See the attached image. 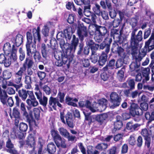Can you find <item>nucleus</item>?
<instances>
[{"mask_svg": "<svg viewBox=\"0 0 154 154\" xmlns=\"http://www.w3.org/2000/svg\"><path fill=\"white\" fill-rule=\"evenodd\" d=\"M47 151L50 154H54L56 151V147L54 143H50L47 145Z\"/></svg>", "mask_w": 154, "mask_h": 154, "instance_id": "32", "label": "nucleus"}, {"mask_svg": "<svg viewBox=\"0 0 154 154\" xmlns=\"http://www.w3.org/2000/svg\"><path fill=\"white\" fill-rule=\"evenodd\" d=\"M40 111L38 108H35L33 109V113L35 119L37 120L39 119Z\"/></svg>", "mask_w": 154, "mask_h": 154, "instance_id": "55", "label": "nucleus"}, {"mask_svg": "<svg viewBox=\"0 0 154 154\" xmlns=\"http://www.w3.org/2000/svg\"><path fill=\"white\" fill-rule=\"evenodd\" d=\"M42 90L47 95H50L51 93V88L47 85H45L42 87Z\"/></svg>", "mask_w": 154, "mask_h": 154, "instance_id": "51", "label": "nucleus"}, {"mask_svg": "<svg viewBox=\"0 0 154 154\" xmlns=\"http://www.w3.org/2000/svg\"><path fill=\"white\" fill-rule=\"evenodd\" d=\"M66 124L68 127L71 128H73L74 127L75 124L72 113L68 112L65 115Z\"/></svg>", "mask_w": 154, "mask_h": 154, "instance_id": "18", "label": "nucleus"}, {"mask_svg": "<svg viewBox=\"0 0 154 154\" xmlns=\"http://www.w3.org/2000/svg\"><path fill=\"white\" fill-rule=\"evenodd\" d=\"M115 41L118 42L120 44H126L127 43L126 38L125 37L122 36L121 33H120V35Z\"/></svg>", "mask_w": 154, "mask_h": 154, "instance_id": "45", "label": "nucleus"}, {"mask_svg": "<svg viewBox=\"0 0 154 154\" xmlns=\"http://www.w3.org/2000/svg\"><path fill=\"white\" fill-rule=\"evenodd\" d=\"M79 42L78 38L74 35L70 44H65L63 41L60 42V45L62 51L59 52L57 55L55 54L53 56L56 60L55 62V66L58 67L63 66L66 69L69 68L74 56L73 53L76 49Z\"/></svg>", "mask_w": 154, "mask_h": 154, "instance_id": "2", "label": "nucleus"}, {"mask_svg": "<svg viewBox=\"0 0 154 154\" xmlns=\"http://www.w3.org/2000/svg\"><path fill=\"white\" fill-rule=\"evenodd\" d=\"M110 101L112 104L111 107L114 108L118 106L120 104L122 98L121 96L117 93L113 92L110 95Z\"/></svg>", "mask_w": 154, "mask_h": 154, "instance_id": "11", "label": "nucleus"}, {"mask_svg": "<svg viewBox=\"0 0 154 154\" xmlns=\"http://www.w3.org/2000/svg\"><path fill=\"white\" fill-rule=\"evenodd\" d=\"M33 64V60L29 57H27L23 63L22 66L20 67L17 72L14 74V82L16 84L20 83L23 75H26L27 68L28 75H31L32 74L33 72L30 69Z\"/></svg>", "mask_w": 154, "mask_h": 154, "instance_id": "4", "label": "nucleus"}, {"mask_svg": "<svg viewBox=\"0 0 154 154\" xmlns=\"http://www.w3.org/2000/svg\"><path fill=\"white\" fill-rule=\"evenodd\" d=\"M92 10L98 16L100 15L102 11L100 6L97 3L95 4V6L92 8Z\"/></svg>", "mask_w": 154, "mask_h": 154, "instance_id": "36", "label": "nucleus"}, {"mask_svg": "<svg viewBox=\"0 0 154 154\" xmlns=\"http://www.w3.org/2000/svg\"><path fill=\"white\" fill-rule=\"evenodd\" d=\"M41 53L42 57L46 59L48 56L51 55L53 56L57 52V49L55 46H52L50 42V45H47L44 43L41 44L40 47Z\"/></svg>", "mask_w": 154, "mask_h": 154, "instance_id": "8", "label": "nucleus"}, {"mask_svg": "<svg viewBox=\"0 0 154 154\" xmlns=\"http://www.w3.org/2000/svg\"><path fill=\"white\" fill-rule=\"evenodd\" d=\"M90 59L92 63L94 64L97 63V64L98 65L99 57L98 54L97 55L96 53L93 54L91 53V56L90 57Z\"/></svg>", "mask_w": 154, "mask_h": 154, "instance_id": "44", "label": "nucleus"}, {"mask_svg": "<svg viewBox=\"0 0 154 154\" xmlns=\"http://www.w3.org/2000/svg\"><path fill=\"white\" fill-rule=\"evenodd\" d=\"M11 41L14 44L12 46L11 50V55L14 60H17V48L23 43V36L19 33L17 34L15 37L11 38Z\"/></svg>", "mask_w": 154, "mask_h": 154, "instance_id": "7", "label": "nucleus"}, {"mask_svg": "<svg viewBox=\"0 0 154 154\" xmlns=\"http://www.w3.org/2000/svg\"><path fill=\"white\" fill-rule=\"evenodd\" d=\"M121 117L119 115L116 116V121L114 123V128L112 130V133H115L118 130H119L123 126V123L120 120Z\"/></svg>", "mask_w": 154, "mask_h": 154, "instance_id": "22", "label": "nucleus"}, {"mask_svg": "<svg viewBox=\"0 0 154 154\" xmlns=\"http://www.w3.org/2000/svg\"><path fill=\"white\" fill-rule=\"evenodd\" d=\"M117 50L115 51L116 53L120 56L122 59H124L126 57V54L124 51V49L121 46H118L116 48Z\"/></svg>", "mask_w": 154, "mask_h": 154, "instance_id": "31", "label": "nucleus"}, {"mask_svg": "<svg viewBox=\"0 0 154 154\" xmlns=\"http://www.w3.org/2000/svg\"><path fill=\"white\" fill-rule=\"evenodd\" d=\"M100 4L103 8L104 9H106L107 7L109 10L112 9L111 3L109 0H105V1L101 0L100 2Z\"/></svg>", "mask_w": 154, "mask_h": 154, "instance_id": "29", "label": "nucleus"}, {"mask_svg": "<svg viewBox=\"0 0 154 154\" xmlns=\"http://www.w3.org/2000/svg\"><path fill=\"white\" fill-rule=\"evenodd\" d=\"M33 48V51L32 52H31V53L30 54H34L33 58L35 61H41L42 59V57L40 53L38 51H36L35 48V49H34V48Z\"/></svg>", "mask_w": 154, "mask_h": 154, "instance_id": "34", "label": "nucleus"}, {"mask_svg": "<svg viewBox=\"0 0 154 154\" xmlns=\"http://www.w3.org/2000/svg\"><path fill=\"white\" fill-rule=\"evenodd\" d=\"M11 45L8 42L6 43L4 45L3 49L5 52L8 51V52H10L11 50Z\"/></svg>", "mask_w": 154, "mask_h": 154, "instance_id": "62", "label": "nucleus"}, {"mask_svg": "<svg viewBox=\"0 0 154 154\" xmlns=\"http://www.w3.org/2000/svg\"><path fill=\"white\" fill-rule=\"evenodd\" d=\"M6 146L8 149H11L14 148V145L11 142V140L8 138L6 142Z\"/></svg>", "mask_w": 154, "mask_h": 154, "instance_id": "64", "label": "nucleus"}, {"mask_svg": "<svg viewBox=\"0 0 154 154\" xmlns=\"http://www.w3.org/2000/svg\"><path fill=\"white\" fill-rule=\"evenodd\" d=\"M32 135H29L25 141V145L28 148H34L36 145L35 137H32Z\"/></svg>", "mask_w": 154, "mask_h": 154, "instance_id": "17", "label": "nucleus"}, {"mask_svg": "<svg viewBox=\"0 0 154 154\" xmlns=\"http://www.w3.org/2000/svg\"><path fill=\"white\" fill-rule=\"evenodd\" d=\"M84 44L82 42H80L78 46L77 57L78 59H81L82 56H83V51L84 48Z\"/></svg>", "mask_w": 154, "mask_h": 154, "instance_id": "30", "label": "nucleus"}, {"mask_svg": "<svg viewBox=\"0 0 154 154\" xmlns=\"http://www.w3.org/2000/svg\"><path fill=\"white\" fill-rule=\"evenodd\" d=\"M107 117L108 115L106 113H104L97 116L96 117V120L97 122L94 123V126L97 128L100 127Z\"/></svg>", "mask_w": 154, "mask_h": 154, "instance_id": "16", "label": "nucleus"}, {"mask_svg": "<svg viewBox=\"0 0 154 154\" xmlns=\"http://www.w3.org/2000/svg\"><path fill=\"white\" fill-rule=\"evenodd\" d=\"M8 97L7 92L5 90H2L0 87V100L3 104L6 103L7 98Z\"/></svg>", "mask_w": 154, "mask_h": 154, "instance_id": "27", "label": "nucleus"}, {"mask_svg": "<svg viewBox=\"0 0 154 154\" xmlns=\"http://www.w3.org/2000/svg\"><path fill=\"white\" fill-rule=\"evenodd\" d=\"M60 103L57 98L51 96L49 99L48 106L51 110H52V108L56 110L57 106L60 108H63V106Z\"/></svg>", "mask_w": 154, "mask_h": 154, "instance_id": "14", "label": "nucleus"}, {"mask_svg": "<svg viewBox=\"0 0 154 154\" xmlns=\"http://www.w3.org/2000/svg\"><path fill=\"white\" fill-rule=\"evenodd\" d=\"M79 105L83 110L85 116V120L88 121V125H90L93 122L92 117L90 116L91 112H96V110L92 106L91 102L88 100L85 101H80Z\"/></svg>", "mask_w": 154, "mask_h": 154, "instance_id": "6", "label": "nucleus"}, {"mask_svg": "<svg viewBox=\"0 0 154 154\" xmlns=\"http://www.w3.org/2000/svg\"><path fill=\"white\" fill-rule=\"evenodd\" d=\"M108 53L102 52L100 54H98L99 61L98 65L103 66L105 65L107 60L108 54Z\"/></svg>", "mask_w": 154, "mask_h": 154, "instance_id": "20", "label": "nucleus"}, {"mask_svg": "<svg viewBox=\"0 0 154 154\" xmlns=\"http://www.w3.org/2000/svg\"><path fill=\"white\" fill-rule=\"evenodd\" d=\"M145 117L146 119L151 122L154 120V112L152 111L151 114L149 112H146L145 113Z\"/></svg>", "mask_w": 154, "mask_h": 154, "instance_id": "46", "label": "nucleus"}, {"mask_svg": "<svg viewBox=\"0 0 154 154\" xmlns=\"http://www.w3.org/2000/svg\"><path fill=\"white\" fill-rule=\"evenodd\" d=\"M85 57H81V59H78L80 61V63L82 65L83 67H88L90 65V63L89 60L88 59H86Z\"/></svg>", "mask_w": 154, "mask_h": 154, "instance_id": "38", "label": "nucleus"}, {"mask_svg": "<svg viewBox=\"0 0 154 154\" xmlns=\"http://www.w3.org/2000/svg\"><path fill=\"white\" fill-rule=\"evenodd\" d=\"M9 115L11 119H15V123L16 125L18 124V121L17 119L20 118V113L18 109L17 106L14 107L13 109L12 114L11 112Z\"/></svg>", "mask_w": 154, "mask_h": 154, "instance_id": "23", "label": "nucleus"}, {"mask_svg": "<svg viewBox=\"0 0 154 154\" xmlns=\"http://www.w3.org/2000/svg\"><path fill=\"white\" fill-rule=\"evenodd\" d=\"M129 144L132 146H134L136 143V140L135 139V134H133L130 136L128 139Z\"/></svg>", "mask_w": 154, "mask_h": 154, "instance_id": "57", "label": "nucleus"}, {"mask_svg": "<svg viewBox=\"0 0 154 154\" xmlns=\"http://www.w3.org/2000/svg\"><path fill=\"white\" fill-rule=\"evenodd\" d=\"M139 19L138 17L136 16L135 17L131 18L130 20V24L132 28L134 29L138 24V20Z\"/></svg>", "mask_w": 154, "mask_h": 154, "instance_id": "37", "label": "nucleus"}, {"mask_svg": "<svg viewBox=\"0 0 154 154\" xmlns=\"http://www.w3.org/2000/svg\"><path fill=\"white\" fill-rule=\"evenodd\" d=\"M20 131L17 132L14 131L11 134V137L14 139L18 138L19 140H23L25 137L24 134Z\"/></svg>", "mask_w": 154, "mask_h": 154, "instance_id": "28", "label": "nucleus"}, {"mask_svg": "<svg viewBox=\"0 0 154 154\" xmlns=\"http://www.w3.org/2000/svg\"><path fill=\"white\" fill-rule=\"evenodd\" d=\"M117 76L119 81L122 82L124 77V71L122 70L119 71L117 73Z\"/></svg>", "mask_w": 154, "mask_h": 154, "instance_id": "60", "label": "nucleus"}, {"mask_svg": "<svg viewBox=\"0 0 154 154\" xmlns=\"http://www.w3.org/2000/svg\"><path fill=\"white\" fill-rule=\"evenodd\" d=\"M93 25L95 33L104 36L107 32V29L105 26H101L96 24H94Z\"/></svg>", "mask_w": 154, "mask_h": 154, "instance_id": "21", "label": "nucleus"}, {"mask_svg": "<svg viewBox=\"0 0 154 154\" xmlns=\"http://www.w3.org/2000/svg\"><path fill=\"white\" fill-rule=\"evenodd\" d=\"M51 133L58 147H59L60 146L65 143L64 142L62 141L61 136L58 134L57 130L52 129L51 131Z\"/></svg>", "mask_w": 154, "mask_h": 154, "instance_id": "15", "label": "nucleus"}, {"mask_svg": "<svg viewBox=\"0 0 154 154\" xmlns=\"http://www.w3.org/2000/svg\"><path fill=\"white\" fill-rule=\"evenodd\" d=\"M39 103L44 107H46L48 103V98L45 95H43V97L39 100Z\"/></svg>", "mask_w": 154, "mask_h": 154, "instance_id": "40", "label": "nucleus"}, {"mask_svg": "<svg viewBox=\"0 0 154 154\" xmlns=\"http://www.w3.org/2000/svg\"><path fill=\"white\" fill-rule=\"evenodd\" d=\"M58 130L60 134L63 137L65 138H66L69 134V132L67 130L63 127L60 128Z\"/></svg>", "mask_w": 154, "mask_h": 154, "instance_id": "42", "label": "nucleus"}, {"mask_svg": "<svg viewBox=\"0 0 154 154\" xmlns=\"http://www.w3.org/2000/svg\"><path fill=\"white\" fill-rule=\"evenodd\" d=\"M104 36L95 33L94 39L96 42L100 43L103 41Z\"/></svg>", "mask_w": 154, "mask_h": 154, "instance_id": "53", "label": "nucleus"}, {"mask_svg": "<svg viewBox=\"0 0 154 154\" xmlns=\"http://www.w3.org/2000/svg\"><path fill=\"white\" fill-rule=\"evenodd\" d=\"M145 140V146L146 147L149 151L151 149L150 144L151 142V138L144 139Z\"/></svg>", "mask_w": 154, "mask_h": 154, "instance_id": "59", "label": "nucleus"}, {"mask_svg": "<svg viewBox=\"0 0 154 154\" xmlns=\"http://www.w3.org/2000/svg\"><path fill=\"white\" fill-rule=\"evenodd\" d=\"M40 31V27L39 26H38L36 29L34 28L32 29L34 43L32 42L33 36L31 33V30H29L26 33L27 41L26 44V47L27 54L28 56L30 55L32 47L35 49V44L36 41H38L39 43L41 42V38Z\"/></svg>", "mask_w": 154, "mask_h": 154, "instance_id": "3", "label": "nucleus"}, {"mask_svg": "<svg viewBox=\"0 0 154 154\" xmlns=\"http://www.w3.org/2000/svg\"><path fill=\"white\" fill-rule=\"evenodd\" d=\"M15 97L16 101V104L17 106L19 107L20 103V109L21 112L23 114V116L26 118V121L29 123L30 130L33 126H37V125L36 124V121L33 116L32 111H30L29 113H28L26 111V106L25 104L23 102L21 103V100L19 98L18 95H17L15 96Z\"/></svg>", "mask_w": 154, "mask_h": 154, "instance_id": "5", "label": "nucleus"}, {"mask_svg": "<svg viewBox=\"0 0 154 154\" xmlns=\"http://www.w3.org/2000/svg\"><path fill=\"white\" fill-rule=\"evenodd\" d=\"M12 76L11 72L7 70L4 71L3 72V76L5 80L8 79Z\"/></svg>", "mask_w": 154, "mask_h": 154, "instance_id": "58", "label": "nucleus"}, {"mask_svg": "<svg viewBox=\"0 0 154 154\" xmlns=\"http://www.w3.org/2000/svg\"><path fill=\"white\" fill-rule=\"evenodd\" d=\"M141 72L143 78L142 83H144L149 80L150 69L148 67L145 68L142 70Z\"/></svg>", "mask_w": 154, "mask_h": 154, "instance_id": "26", "label": "nucleus"}, {"mask_svg": "<svg viewBox=\"0 0 154 154\" xmlns=\"http://www.w3.org/2000/svg\"><path fill=\"white\" fill-rule=\"evenodd\" d=\"M137 28L134 29L132 31L131 37V42L132 46V54L133 58L135 60V62H132L129 65L130 70L132 72L134 71L137 72L140 65V61L146 54L147 52H149L153 50L154 48V45L152 44L150 46L149 45L154 41V36L152 34L149 40H148L145 43L144 47V48L142 49L141 52L139 54L136 52L137 46L139 45V42L141 41L143 39L142 35V31H139L137 35H136L135 33L137 31Z\"/></svg>", "mask_w": 154, "mask_h": 154, "instance_id": "1", "label": "nucleus"}, {"mask_svg": "<svg viewBox=\"0 0 154 154\" xmlns=\"http://www.w3.org/2000/svg\"><path fill=\"white\" fill-rule=\"evenodd\" d=\"M65 95L66 94L64 93L59 91L57 95V97L56 98H57L59 99V101L60 103H63L64 102V97Z\"/></svg>", "mask_w": 154, "mask_h": 154, "instance_id": "43", "label": "nucleus"}, {"mask_svg": "<svg viewBox=\"0 0 154 154\" xmlns=\"http://www.w3.org/2000/svg\"><path fill=\"white\" fill-rule=\"evenodd\" d=\"M128 145L126 143H125L122 146L121 151V154H125L126 153L128 150Z\"/></svg>", "mask_w": 154, "mask_h": 154, "instance_id": "63", "label": "nucleus"}, {"mask_svg": "<svg viewBox=\"0 0 154 154\" xmlns=\"http://www.w3.org/2000/svg\"><path fill=\"white\" fill-rule=\"evenodd\" d=\"M75 3L78 5H81L83 4L84 5L88 4L90 3L89 0H74Z\"/></svg>", "mask_w": 154, "mask_h": 154, "instance_id": "56", "label": "nucleus"}, {"mask_svg": "<svg viewBox=\"0 0 154 154\" xmlns=\"http://www.w3.org/2000/svg\"><path fill=\"white\" fill-rule=\"evenodd\" d=\"M139 125L138 124H133L132 122H128L126 125V128L127 130H130L131 131H134L136 130V128Z\"/></svg>", "mask_w": 154, "mask_h": 154, "instance_id": "33", "label": "nucleus"}, {"mask_svg": "<svg viewBox=\"0 0 154 154\" xmlns=\"http://www.w3.org/2000/svg\"><path fill=\"white\" fill-rule=\"evenodd\" d=\"M126 82L129 88L132 90L134 89L135 83L134 79H128Z\"/></svg>", "mask_w": 154, "mask_h": 154, "instance_id": "48", "label": "nucleus"}, {"mask_svg": "<svg viewBox=\"0 0 154 154\" xmlns=\"http://www.w3.org/2000/svg\"><path fill=\"white\" fill-rule=\"evenodd\" d=\"M112 41V40L111 38L106 37L99 45V49L102 50L105 49L104 51L102 52L109 53L110 50V45Z\"/></svg>", "mask_w": 154, "mask_h": 154, "instance_id": "13", "label": "nucleus"}, {"mask_svg": "<svg viewBox=\"0 0 154 154\" xmlns=\"http://www.w3.org/2000/svg\"><path fill=\"white\" fill-rule=\"evenodd\" d=\"M121 30L119 32V30L116 29H112L110 32V35L112 37H113L114 40H115L120 35Z\"/></svg>", "mask_w": 154, "mask_h": 154, "instance_id": "35", "label": "nucleus"}, {"mask_svg": "<svg viewBox=\"0 0 154 154\" xmlns=\"http://www.w3.org/2000/svg\"><path fill=\"white\" fill-rule=\"evenodd\" d=\"M18 92L19 97L23 101H25L28 95L29 97L33 93L32 91L26 90L24 88L19 89Z\"/></svg>", "mask_w": 154, "mask_h": 154, "instance_id": "19", "label": "nucleus"}, {"mask_svg": "<svg viewBox=\"0 0 154 154\" xmlns=\"http://www.w3.org/2000/svg\"><path fill=\"white\" fill-rule=\"evenodd\" d=\"M131 116L134 117L136 116L142 115V111L138 105L133 102L130 103V106L128 108Z\"/></svg>", "mask_w": 154, "mask_h": 154, "instance_id": "12", "label": "nucleus"}, {"mask_svg": "<svg viewBox=\"0 0 154 154\" xmlns=\"http://www.w3.org/2000/svg\"><path fill=\"white\" fill-rule=\"evenodd\" d=\"M29 98L26 100L27 105L31 107H35L38 104V102L36 100L33 93L29 97Z\"/></svg>", "mask_w": 154, "mask_h": 154, "instance_id": "25", "label": "nucleus"}, {"mask_svg": "<svg viewBox=\"0 0 154 154\" xmlns=\"http://www.w3.org/2000/svg\"><path fill=\"white\" fill-rule=\"evenodd\" d=\"M141 135L143 137L144 139L150 138L149 131L146 128L143 129L141 132Z\"/></svg>", "mask_w": 154, "mask_h": 154, "instance_id": "41", "label": "nucleus"}, {"mask_svg": "<svg viewBox=\"0 0 154 154\" xmlns=\"http://www.w3.org/2000/svg\"><path fill=\"white\" fill-rule=\"evenodd\" d=\"M11 59H12L14 61H15L16 60H14L13 59L12 57L11 56H11L10 57H8V58L6 57V59L5 60V61L4 62V63H3L4 64V66L5 67H8L10 66L11 65Z\"/></svg>", "mask_w": 154, "mask_h": 154, "instance_id": "50", "label": "nucleus"}, {"mask_svg": "<svg viewBox=\"0 0 154 154\" xmlns=\"http://www.w3.org/2000/svg\"><path fill=\"white\" fill-rule=\"evenodd\" d=\"M28 125L26 123L21 122L20 124L19 128L20 131L22 132H25L28 128Z\"/></svg>", "mask_w": 154, "mask_h": 154, "instance_id": "52", "label": "nucleus"}, {"mask_svg": "<svg viewBox=\"0 0 154 154\" xmlns=\"http://www.w3.org/2000/svg\"><path fill=\"white\" fill-rule=\"evenodd\" d=\"M77 32L79 38L83 40L85 37L88 36L89 31L87 26L82 23L78 25Z\"/></svg>", "mask_w": 154, "mask_h": 154, "instance_id": "10", "label": "nucleus"}, {"mask_svg": "<svg viewBox=\"0 0 154 154\" xmlns=\"http://www.w3.org/2000/svg\"><path fill=\"white\" fill-rule=\"evenodd\" d=\"M87 45L91 49V53L93 54L96 53L100 46L99 45L95 43L92 40H89L88 42Z\"/></svg>", "mask_w": 154, "mask_h": 154, "instance_id": "24", "label": "nucleus"}, {"mask_svg": "<svg viewBox=\"0 0 154 154\" xmlns=\"http://www.w3.org/2000/svg\"><path fill=\"white\" fill-rule=\"evenodd\" d=\"M121 60H118L116 62L115 60L112 59L107 62L106 65L103 68L102 70L104 72L111 73L112 70L115 68V65L117 68H118L122 66V64L121 63Z\"/></svg>", "mask_w": 154, "mask_h": 154, "instance_id": "9", "label": "nucleus"}, {"mask_svg": "<svg viewBox=\"0 0 154 154\" xmlns=\"http://www.w3.org/2000/svg\"><path fill=\"white\" fill-rule=\"evenodd\" d=\"M72 98L67 96L65 98V103L69 106H72L74 107L77 106V104L72 101Z\"/></svg>", "mask_w": 154, "mask_h": 154, "instance_id": "39", "label": "nucleus"}, {"mask_svg": "<svg viewBox=\"0 0 154 154\" xmlns=\"http://www.w3.org/2000/svg\"><path fill=\"white\" fill-rule=\"evenodd\" d=\"M140 109L142 111V115L143 114V111H146L148 109V105L146 103H141L140 104Z\"/></svg>", "mask_w": 154, "mask_h": 154, "instance_id": "54", "label": "nucleus"}, {"mask_svg": "<svg viewBox=\"0 0 154 154\" xmlns=\"http://www.w3.org/2000/svg\"><path fill=\"white\" fill-rule=\"evenodd\" d=\"M60 148L57 154H65L67 151L68 149L65 143L60 146Z\"/></svg>", "mask_w": 154, "mask_h": 154, "instance_id": "47", "label": "nucleus"}, {"mask_svg": "<svg viewBox=\"0 0 154 154\" xmlns=\"http://www.w3.org/2000/svg\"><path fill=\"white\" fill-rule=\"evenodd\" d=\"M99 152L97 150L93 149L92 146H89L87 147V154H99Z\"/></svg>", "mask_w": 154, "mask_h": 154, "instance_id": "49", "label": "nucleus"}, {"mask_svg": "<svg viewBox=\"0 0 154 154\" xmlns=\"http://www.w3.org/2000/svg\"><path fill=\"white\" fill-rule=\"evenodd\" d=\"M108 101L105 98H102L99 100L98 101V104L101 105L102 106H106V105L107 104Z\"/></svg>", "mask_w": 154, "mask_h": 154, "instance_id": "61", "label": "nucleus"}]
</instances>
